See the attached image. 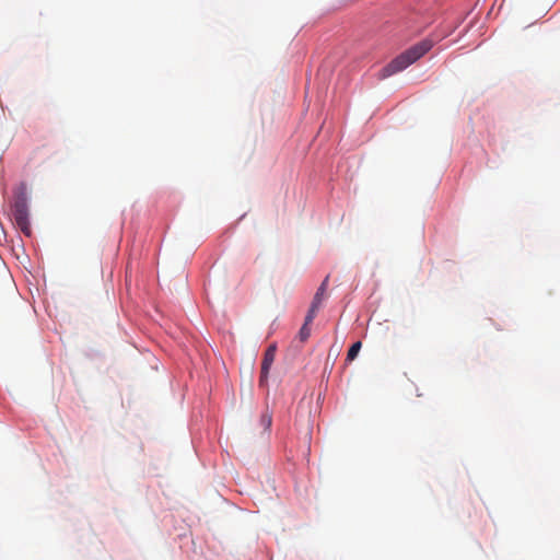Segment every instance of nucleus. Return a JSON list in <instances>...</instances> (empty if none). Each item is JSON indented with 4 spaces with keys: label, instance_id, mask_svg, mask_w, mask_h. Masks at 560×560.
I'll return each mask as SVG.
<instances>
[{
    "label": "nucleus",
    "instance_id": "f257e3e1",
    "mask_svg": "<svg viewBox=\"0 0 560 560\" xmlns=\"http://www.w3.org/2000/svg\"><path fill=\"white\" fill-rule=\"evenodd\" d=\"M28 197L27 185L20 183L14 189L13 198V219L18 228L25 234L31 235V224L28 220Z\"/></svg>",
    "mask_w": 560,
    "mask_h": 560
},
{
    "label": "nucleus",
    "instance_id": "f03ea898",
    "mask_svg": "<svg viewBox=\"0 0 560 560\" xmlns=\"http://www.w3.org/2000/svg\"><path fill=\"white\" fill-rule=\"evenodd\" d=\"M411 63L410 59L406 55V52H401L396 58H394L389 63H387L378 73V79L384 80L388 77H392L402 70H405L407 67H409Z\"/></svg>",
    "mask_w": 560,
    "mask_h": 560
},
{
    "label": "nucleus",
    "instance_id": "7ed1b4c3",
    "mask_svg": "<svg viewBox=\"0 0 560 560\" xmlns=\"http://www.w3.org/2000/svg\"><path fill=\"white\" fill-rule=\"evenodd\" d=\"M434 46V42L430 38H424L421 42L415 44L407 50H405L406 55L410 59L411 63L419 60L422 56H424L428 51L432 49Z\"/></svg>",
    "mask_w": 560,
    "mask_h": 560
},
{
    "label": "nucleus",
    "instance_id": "20e7f679",
    "mask_svg": "<svg viewBox=\"0 0 560 560\" xmlns=\"http://www.w3.org/2000/svg\"><path fill=\"white\" fill-rule=\"evenodd\" d=\"M275 358H276V346L270 345L267 348V350L265 351L262 362H261L260 380H259L260 385H265L267 383L269 371H270L271 365L275 362Z\"/></svg>",
    "mask_w": 560,
    "mask_h": 560
},
{
    "label": "nucleus",
    "instance_id": "39448f33",
    "mask_svg": "<svg viewBox=\"0 0 560 560\" xmlns=\"http://www.w3.org/2000/svg\"><path fill=\"white\" fill-rule=\"evenodd\" d=\"M361 347H362L361 341L354 342L348 350L347 361H349V362L353 361L357 358L359 351L361 350Z\"/></svg>",
    "mask_w": 560,
    "mask_h": 560
},
{
    "label": "nucleus",
    "instance_id": "423d86ee",
    "mask_svg": "<svg viewBox=\"0 0 560 560\" xmlns=\"http://www.w3.org/2000/svg\"><path fill=\"white\" fill-rule=\"evenodd\" d=\"M272 423V417L269 412H264L260 416V425L262 427L264 431H268Z\"/></svg>",
    "mask_w": 560,
    "mask_h": 560
},
{
    "label": "nucleus",
    "instance_id": "0eeeda50",
    "mask_svg": "<svg viewBox=\"0 0 560 560\" xmlns=\"http://www.w3.org/2000/svg\"><path fill=\"white\" fill-rule=\"evenodd\" d=\"M311 324L304 323L299 331V338L302 342L306 341L308 337L311 336Z\"/></svg>",
    "mask_w": 560,
    "mask_h": 560
},
{
    "label": "nucleus",
    "instance_id": "6e6552de",
    "mask_svg": "<svg viewBox=\"0 0 560 560\" xmlns=\"http://www.w3.org/2000/svg\"><path fill=\"white\" fill-rule=\"evenodd\" d=\"M328 280H329V277L327 276L324 281L322 282V284L319 285V288L317 289L314 298H318L319 300H324V296H325V293H326V289H327V285H328Z\"/></svg>",
    "mask_w": 560,
    "mask_h": 560
},
{
    "label": "nucleus",
    "instance_id": "1a4fd4ad",
    "mask_svg": "<svg viewBox=\"0 0 560 560\" xmlns=\"http://www.w3.org/2000/svg\"><path fill=\"white\" fill-rule=\"evenodd\" d=\"M316 313H317V311L310 308L305 316L304 323L312 324V322L314 320V318L316 316Z\"/></svg>",
    "mask_w": 560,
    "mask_h": 560
},
{
    "label": "nucleus",
    "instance_id": "9d476101",
    "mask_svg": "<svg viewBox=\"0 0 560 560\" xmlns=\"http://www.w3.org/2000/svg\"><path fill=\"white\" fill-rule=\"evenodd\" d=\"M322 303H323V301L319 300L318 298H313V301H312V304H311L310 308L318 311L320 308V306H322Z\"/></svg>",
    "mask_w": 560,
    "mask_h": 560
}]
</instances>
